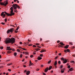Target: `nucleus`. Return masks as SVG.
Returning <instances> with one entry per match:
<instances>
[{
	"instance_id": "nucleus-61",
	"label": "nucleus",
	"mask_w": 75,
	"mask_h": 75,
	"mask_svg": "<svg viewBox=\"0 0 75 75\" xmlns=\"http://www.w3.org/2000/svg\"><path fill=\"white\" fill-rule=\"evenodd\" d=\"M43 75H46V74L45 73H43Z\"/></svg>"
},
{
	"instance_id": "nucleus-28",
	"label": "nucleus",
	"mask_w": 75,
	"mask_h": 75,
	"mask_svg": "<svg viewBox=\"0 0 75 75\" xmlns=\"http://www.w3.org/2000/svg\"><path fill=\"white\" fill-rule=\"evenodd\" d=\"M19 26H18V27L16 29V30H18V29H19Z\"/></svg>"
},
{
	"instance_id": "nucleus-33",
	"label": "nucleus",
	"mask_w": 75,
	"mask_h": 75,
	"mask_svg": "<svg viewBox=\"0 0 75 75\" xmlns=\"http://www.w3.org/2000/svg\"><path fill=\"white\" fill-rule=\"evenodd\" d=\"M23 57V54H21L20 55V58H22Z\"/></svg>"
},
{
	"instance_id": "nucleus-7",
	"label": "nucleus",
	"mask_w": 75,
	"mask_h": 75,
	"mask_svg": "<svg viewBox=\"0 0 75 75\" xmlns=\"http://www.w3.org/2000/svg\"><path fill=\"white\" fill-rule=\"evenodd\" d=\"M8 4V1H6V3L4 4V6H6L7 4Z\"/></svg>"
},
{
	"instance_id": "nucleus-12",
	"label": "nucleus",
	"mask_w": 75,
	"mask_h": 75,
	"mask_svg": "<svg viewBox=\"0 0 75 75\" xmlns=\"http://www.w3.org/2000/svg\"><path fill=\"white\" fill-rule=\"evenodd\" d=\"M57 65V60H56L55 61V62H54V66H56V65Z\"/></svg>"
},
{
	"instance_id": "nucleus-60",
	"label": "nucleus",
	"mask_w": 75,
	"mask_h": 75,
	"mask_svg": "<svg viewBox=\"0 0 75 75\" xmlns=\"http://www.w3.org/2000/svg\"><path fill=\"white\" fill-rule=\"evenodd\" d=\"M23 67H26V66L25 65H23Z\"/></svg>"
},
{
	"instance_id": "nucleus-37",
	"label": "nucleus",
	"mask_w": 75,
	"mask_h": 75,
	"mask_svg": "<svg viewBox=\"0 0 75 75\" xmlns=\"http://www.w3.org/2000/svg\"><path fill=\"white\" fill-rule=\"evenodd\" d=\"M51 60H50V61H49L48 62V64H50V63H51Z\"/></svg>"
},
{
	"instance_id": "nucleus-36",
	"label": "nucleus",
	"mask_w": 75,
	"mask_h": 75,
	"mask_svg": "<svg viewBox=\"0 0 75 75\" xmlns=\"http://www.w3.org/2000/svg\"><path fill=\"white\" fill-rule=\"evenodd\" d=\"M10 9L11 10H13V7H11Z\"/></svg>"
},
{
	"instance_id": "nucleus-11",
	"label": "nucleus",
	"mask_w": 75,
	"mask_h": 75,
	"mask_svg": "<svg viewBox=\"0 0 75 75\" xmlns=\"http://www.w3.org/2000/svg\"><path fill=\"white\" fill-rule=\"evenodd\" d=\"M69 47V45H66L64 47L65 48H66V49H67V48H68Z\"/></svg>"
},
{
	"instance_id": "nucleus-14",
	"label": "nucleus",
	"mask_w": 75,
	"mask_h": 75,
	"mask_svg": "<svg viewBox=\"0 0 75 75\" xmlns=\"http://www.w3.org/2000/svg\"><path fill=\"white\" fill-rule=\"evenodd\" d=\"M60 44L62 45H65L64 44L63 42H60Z\"/></svg>"
},
{
	"instance_id": "nucleus-46",
	"label": "nucleus",
	"mask_w": 75,
	"mask_h": 75,
	"mask_svg": "<svg viewBox=\"0 0 75 75\" xmlns=\"http://www.w3.org/2000/svg\"><path fill=\"white\" fill-rule=\"evenodd\" d=\"M19 43L20 44H23V43L21 42H20Z\"/></svg>"
},
{
	"instance_id": "nucleus-56",
	"label": "nucleus",
	"mask_w": 75,
	"mask_h": 75,
	"mask_svg": "<svg viewBox=\"0 0 75 75\" xmlns=\"http://www.w3.org/2000/svg\"><path fill=\"white\" fill-rule=\"evenodd\" d=\"M32 45H33L30 44L28 46H32Z\"/></svg>"
},
{
	"instance_id": "nucleus-42",
	"label": "nucleus",
	"mask_w": 75,
	"mask_h": 75,
	"mask_svg": "<svg viewBox=\"0 0 75 75\" xmlns=\"http://www.w3.org/2000/svg\"><path fill=\"white\" fill-rule=\"evenodd\" d=\"M67 50H64V52H67Z\"/></svg>"
},
{
	"instance_id": "nucleus-22",
	"label": "nucleus",
	"mask_w": 75,
	"mask_h": 75,
	"mask_svg": "<svg viewBox=\"0 0 75 75\" xmlns=\"http://www.w3.org/2000/svg\"><path fill=\"white\" fill-rule=\"evenodd\" d=\"M45 50H41L40 51V52H45Z\"/></svg>"
},
{
	"instance_id": "nucleus-17",
	"label": "nucleus",
	"mask_w": 75,
	"mask_h": 75,
	"mask_svg": "<svg viewBox=\"0 0 75 75\" xmlns=\"http://www.w3.org/2000/svg\"><path fill=\"white\" fill-rule=\"evenodd\" d=\"M72 70H74L73 68H71L69 69V71H72Z\"/></svg>"
},
{
	"instance_id": "nucleus-45",
	"label": "nucleus",
	"mask_w": 75,
	"mask_h": 75,
	"mask_svg": "<svg viewBox=\"0 0 75 75\" xmlns=\"http://www.w3.org/2000/svg\"><path fill=\"white\" fill-rule=\"evenodd\" d=\"M39 44H40L38 43H36L35 45H39Z\"/></svg>"
},
{
	"instance_id": "nucleus-50",
	"label": "nucleus",
	"mask_w": 75,
	"mask_h": 75,
	"mask_svg": "<svg viewBox=\"0 0 75 75\" xmlns=\"http://www.w3.org/2000/svg\"><path fill=\"white\" fill-rule=\"evenodd\" d=\"M11 26L12 27H14V25H11Z\"/></svg>"
},
{
	"instance_id": "nucleus-26",
	"label": "nucleus",
	"mask_w": 75,
	"mask_h": 75,
	"mask_svg": "<svg viewBox=\"0 0 75 75\" xmlns=\"http://www.w3.org/2000/svg\"><path fill=\"white\" fill-rule=\"evenodd\" d=\"M71 63H75V62L74 61H70Z\"/></svg>"
},
{
	"instance_id": "nucleus-32",
	"label": "nucleus",
	"mask_w": 75,
	"mask_h": 75,
	"mask_svg": "<svg viewBox=\"0 0 75 75\" xmlns=\"http://www.w3.org/2000/svg\"><path fill=\"white\" fill-rule=\"evenodd\" d=\"M17 51L18 52H20V50H19V49H17Z\"/></svg>"
},
{
	"instance_id": "nucleus-63",
	"label": "nucleus",
	"mask_w": 75,
	"mask_h": 75,
	"mask_svg": "<svg viewBox=\"0 0 75 75\" xmlns=\"http://www.w3.org/2000/svg\"><path fill=\"white\" fill-rule=\"evenodd\" d=\"M27 70H25L24 71V72H27Z\"/></svg>"
},
{
	"instance_id": "nucleus-1",
	"label": "nucleus",
	"mask_w": 75,
	"mask_h": 75,
	"mask_svg": "<svg viewBox=\"0 0 75 75\" xmlns=\"http://www.w3.org/2000/svg\"><path fill=\"white\" fill-rule=\"evenodd\" d=\"M5 42L6 44L8 43H12L13 44L15 42V39L14 38H8L5 40Z\"/></svg>"
},
{
	"instance_id": "nucleus-31",
	"label": "nucleus",
	"mask_w": 75,
	"mask_h": 75,
	"mask_svg": "<svg viewBox=\"0 0 75 75\" xmlns=\"http://www.w3.org/2000/svg\"><path fill=\"white\" fill-rule=\"evenodd\" d=\"M25 54H26V55H28V52H25Z\"/></svg>"
},
{
	"instance_id": "nucleus-48",
	"label": "nucleus",
	"mask_w": 75,
	"mask_h": 75,
	"mask_svg": "<svg viewBox=\"0 0 75 75\" xmlns=\"http://www.w3.org/2000/svg\"><path fill=\"white\" fill-rule=\"evenodd\" d=\"M8 71H9V72H11V69H8Z\"/></svg>"
},
{
	"instance_id": "nucleus-59",
	"label": "nucleus",
	"mask_w": 75,
	"mask_h": 75,
	"mask_svg": "<svg viewBox=\"0 0 75 75\" xmlns=\"http://www.w3.org/2000/svg\"><path fill=\"white\" fill-rule=\"evenodd\" d=\"M61 55V53H59V55Z\"/></svg>"
},
{
	"instance_id": "nucleus-20",
	"label": "nucleus",
	"mask_w": 75,
	"mask_h": 75,
	"mask_svg": "<svg viewBox=\"0 0 75 75\" xmlns=\"http://www.w3.org/2000/svg\"><path fill=\"white\" fill-rule=\"evenodd\" d=\"M61 59L62 60V61H65V59L64 58V57H62L61 58Z\"/></svg>"
},
{
	"instance_id": "nucleus-6",
	"label": "nucleus",
	"mask_w": 75,
	"mask_h": 75,
	"mask_svg": "<svg viewBox=\"0 0 75 75\" xmlns=\"http://www.w3.org/2000/svg\"><path fill=\"white\" fill-rule=\"evenodd\" d=\"M30 71H27L26 73L27 75H30Z\"/></svg>"
},
{
	"instance_id": "nucleus-21",
	"label": "nucleus",
	"mask_w": 75,
	"mask_h": 75,
	"mask_svg": "<svg viewBox=\"0 0 75 75\" xmlns=\"http://www.w3.org/2000/svg\"><path fill=\"white\" fill-rule=\"evenodd\" d=\"M4 15V12H3L1 13V16H3Z\"/></svg>"
},
{
	"instance_id": "nucleus-24",
	"label": "nucleus",
	"mask_w": 75,
	"mask_h": 75,
	"mask_svg": "<svg viewBox=\"0 0 75 75\" xmlns=\"http://www.w3.org/2000/svg\"><path fill=\"white\" fill-rule=\"evenodd\" d=\"M10 30L9 29L7 31V33H10Z\"/></svg>"
},
{
	"instance_id": "nucleus-29",
	"label": "nucleus",
	"mask_w": 75,
	"mask_h": 75,
	"mask_svg": "<svg viewBox=\"0 0 75 75\" xmlns=\"http://www.w3.org/2000/svg\"><path fill=\"white\" fill-rule=\"evenodd\" d=\"M32 63H31V61H30V64L29 65V66H31V64H32Z\"/></svg>"
},
{
	"instance_id": "nucleus-30",
	"label": "nucleus",
	"mask_w": 75,
	"mask_h": 75,
	"mask_svg": "<svg viewBox=\"0 0 75 75\" xmlns=\"http://www.w3.org/2000/svg\"><path fill=\"white\" fill-rule=\"evenodd\" d=\"M12 50V48H10V49L8 48L7 49V50Z\"/></svg>"
},
{
	"instance_id": "nucleus-44",
	"label": "nucleus",
	"mask_w": 75,
	"mask_h": 75,
	"mask_svg": "<svg viewBox=\"0 0 75 75\" xmlns=\"http://www.w3.org/2000/svg\"><path fill=\"white\" fill-rule=\"evenodd\" d=\"M69 44H70L71 45H72V42H70L69 43Z\"/></svg>"
},
{
	"instance_id": "nucleus-34",
	"label": "nucleus",
	"mask_w": 75,
	"mask_h": 75,
	"mask_svg": "<svg viewBox=\"0 0 75 75\" xmlns=\"http://www.w3.org/2000/svg\"><path fill=\"white\" fill-rule=\"evenodd\" d=\"M70 51V50H69V49H67V52H69Z\"/></svg>"
},
{
	"instance_id": "nucleus-5",
	"label": "nucleus",
	"mask_w": 75,
	"mask_h": 75,
	"mask_svg": "<svg viewBox=\"0 0 75 75\" xmlns=\"http://www.w3.org/2000/svg\"><path fill=\"white\" fill-rule=\"evenodd\" d=\"M48 70H49V69H48V67H47L45 70V72H47L48 71Z\"/></svg>"
},
{
	"instance_id": "nucleus-39",
	"label": "nucleus",
	"mask_w": 75,
	"mask_h": 75,
	"mask_svg": "<svg viewBox=\"0 0 75 75\" xmlns=\"http://www.w3.org/2000/svg\"><path fill=\"white\" fill-rule=\"evenodd\" d=\"M14 12H16V13H17V12H18V11H17V10H14Z\"/></svg>"
},
{
	"instance_id": "nucleus-25",
	"label": "nucleus",
	"mask_w": 75,
	"mask_h": 75,
	"mask_svg": "<svg viewBox=\"0 0 75 75\" xmlns=\"http://www.w3.org/2000/svg\"><path fill=\"white\" fill-rule=\"evenodd\" d=\"M12 63H11L9 64H7V65H8V66H9L10 65H12Z\"/></svg>"
},
{
	"instance_id": "nucleus-47",
	"label": "nucleus",
	"mask_w": 75,
	"mask_h": 75,
	"mask_svg": "<svg viewBox=\"0 0 75 75\" xmlns=\"http://www.w3.org/2000/svg\"><path fill=\"white\" fill-rule=\"evenodd\" d=\"M28 43H29L28 42H27L26 43H25V45H27V44H28Z\"/></svg>"
},
{
	"instance_id": "nucleus-41",
	"label": "nucleus",
	"mask_w": 75,
	"mask_h": 75,
	"mask_svg": "<svg viewBox=\"0 0 75 75\" xmlns=\"http://www.w3.org/2000/svg\"><path fill=\"white\" fill-rule=\"evenodd\" d=\"M40 57H43V54H40Z\"/></svg>"
},
{
	"instance_id": "nucleus-23",
	"label": "nucleus",
	"mask_w": 75,
	"mask_h": 75,
	"mask_svg": "<svg viewBox=\"0 0 75 75\" xmlns=\"http://www.w3.org/2000/svg\"><path fill=\"white\" fill-rule=\"evenodd\" d=\"M14 55L15 57H16V56H17V53L16 52L14 53Z\"/></svg>"
},
{
	"instance_id": "nucleus-64",
	"label": "nucleus",
	"mask_w": 75,
	"mask_h": 75,
	"mask_svg": "<svg viewBox=\"0 0 75 75\" xmlns=\"http://www.w3.org/2000/svg\"><path fill=\"white\" fill-rule=\"evenodd\" d=\"M51 73H53V71L52 70L51 71Z\"/></svg>"
},
{
	"instance_id": "nucleus-40",
	"label": "nucleus",
	"mask_w": 75,
	"mask_h": 75,
	"mask_svg": "<svg viewBox=\"0 0 75 75\" xmlns=\"http://www.w3.org/2000/svg\"><path fill=\"white\" fill-rule=\"evenodd\" d=\"M63 67V66H62V65H61V67H60L61 69H62V68Z\"/></svg>"
},
{
	"instance_id": "nucleus-8",
	"label": "nucleus",
	"mask_w": 75,
	"mask_h": 75,
	"mask_svg": "<svg viewBox=\"0 0 75 75\" xmlns=\"http://www.w3.org/2000/svg\"><path fill=\"white\" fill-rule=\"evenodd\" d=\"M2 1H0V4H1V5L4 6V3H3V2H1H1Z\"/></svg>"
},
{
	"instance_id": "nucleus-13",
	"label": "nucleus",
	"mask_w": 75,
	"mask_h": 75,
	"mask_svg": "<svg viewBox=\"0 0 75 75\" xmlns=\"http://www.w3.org/2000/svg\"><path fill=\"white\" fill-rule=\"evenodd\" d=\"M38 60H40V59H42V57H40V56H39L38 57Z\"/></svg>"
},
{
	"instance_id": "nucleus-27",
	"label": "nucleus",
	"mask_w": 75,
	"mask_h": 75,
	"mask_svg": "<svg viewBox=\"0 0 75 75\" xmlns=\"http://www.w3.org/2000/svg\"><path fill=\"white\" fill-rule=\"evenodd\" d=\"M68 68V69H69V68H71V66H70V65H69L68 67H67Z\"/></svg>"
},
{
	"instance_id": "nucleus-16",
	"label": "nucleus",
	"mask_w": 75,
	"mask_h": 75,
	"mask_svg": "<svg viewBox=\"0 0 75 75\" xmlns=\"http://www.w3.org/2000/svg\"><path fill=\"white\" fill-rule=\"evenodd\" d=\"M52 69V66H51L49 67V68H48L49 70H51Z\"/></svg>"
},
{
	"instance_id": "nucleus-9",
	"label": "nucleus",
	"mask_w": 75,
	"mask_h": 75,
	"mask_svg": "<svg viewBox=\"0 0 75 75\" xmlns=\"http://www.w3.org/2000/svg\"><path fill=\"white\" fill-rule=\"evenodd\" d=\"M4 13H5L6 14V15L7 16H10V15H9V13H7L6 12V11H4Z\"/></svg>"
},
{
	"instance_id": "nucleus-55",
	"label": "nucleus",
	"mask_w": 75,
	"mask_h": 75,
	"mask_svg": "<svg viewBox=\"0 0 75 75\" xmlns=\"http://www.w3.org/2000/svg\"><path fill=\"white\" fill-rule=\"evenodd\" d=\"M33 47H36V45H33Z\"/></svg>"
},
{
	"instance_id": "nucleus-38",
	"label": "nucleus",
	"mask_w": 75,
	"mask_h": 75,
	"mask_svg": "<svg viewBox=\"0 0 75 75\" xmlns=\"http://www.w3.org/2000/svg\"><path fill=\"white\" fill-rule=\"evenodd\" d=\"M1 24H3V25H4V24H5V23L2 22Z\"/></svg>"
},
{
	"instance_id": "nucleus-62",
	"label": "nucleus",
	"mask_w": 75,
	"mask_h": 75,
	"mask_svg": "<svg viewBox=\"0 0 75 75\" xmlns=\"http://www.w3.org/2000/svg\"><path fill=\"white\" fill-rule=\"evenodd\" d=\"M73 57H75V55H72Z\"/></svg>"
},
{
	"instance_id": "nucleus-54",
	"label": "nucleus",
	"mask_w": 75,
	"mask_h": 75,
	"mask_svg": "<svg viewBox=\"0 0 75 75\" xmlns=\"http://www.w3.org/2000/svg\"><path fill=\"white\" fill-rule=\"evenodd\" d=\"M15 33H18V32H17V31H16V30H15Z\"/></svg>"
},
{
	"instance_id": "nucleus-10",
	"label": "nucleus",
	"mask_w": 75,
	"mask_h": 75,
	"mask_svg": "<svg viewBox=\"0 0 75 75\" xmlns=\"http://www.w3.org/2000/svg\"><path fill=\"white\" fill-rule=\"evenodd\" d=\"M67 59H66L63 62V64H65L66 63H67Z\"/></svg>"
},
{
	"instance_id": "nucleus-2",
	"label": "nucleus",
	"mask_w": 75,
	"mask_h": 75,
	"mask_svg": "<svg viewBox=\"0 0 75 75\" xmlns=\"http://www.w3.org/2000/svg\"><path fill=\"white\" fill-rule=\"evenodd\" d=\"M12 7L14 8V9L15 10H16L17 9V7L19 9H20V6H19L17 5V4H13L12 5Z\"/></svg>"
},
{
	"instance_id": "nucleus-49",
	"label": "nucleus",
	"mask_w": 75,
	"mask_h": 75,
	"mask_svg": "<svg viewBox=\"0 0 75 75\" xmlns=\"http://www.w3.org/2000/svg\"><path fill=\"white\" fill-rule=\"evenodd\" d=\"M33 57V55H31L30 56V58H32Z\"/></svg>"
},
{
	"instance_id": "nucleus-15",
	"label": "nucleus",
	"mask_w": 75,
	"mask_h": 75,
	"mask_svg": "<svg viewBox=\"0 0 75 75\" xmlns=\"http://www.w3.org/2000/svg\"><path fill=\"white\" fill-rule=\"evenodd\" d=\"M19 48H21V49H22V50H24L25 51H27V50L26 49H25V48H22L20 47H19Z\"/></svg>"
},
{
	"instance_id": "nucleus-51",
	"label": "nucleus",
	"mask_w": 75,
	"mask_h": 75,
	"mask_svg": "<svg viewBox=\"0 0 75 75\" xmlns=\"http://www.w3.org/2000/svg\"><path fill=\"white\" fill-rule=\"evenodd\" d=\"M3 46H1V49H3Z\"/></svg>"
},
{
	"instance_id": "nucleus-19",
	"label": "nucleus",
	"mask_w": 75,
	"mask_h": 75,
	"mask_svg": "<svg viewBox=\"0 0 75 75\" xmlns=\"http://www.w3.org/2000/svg\"><path fill=\"white\" fill-rule=\"evenodd\" d=\"M63 70V69H61V72L62 73H64V70Z\"/></svg>"
},
{
	"instance_id": "nucleus-58",
	"label": "nucleus",
	"mask_w": 75,
	"mask_h": 75,
	"mask_svg": "<svg viewBox=\"0 0 75 75\" xmlns=\"http://www.w3.org/2000/svg\"><path fill=\"white\" fill-rule=\"evenodd\" d=\"M39 70H40V69H37V71H38Z\"/></svg>"
},
{
	"instance_id": "nucleus-57",
	"label": "nucleus",
	"mask_w": 75,
	"mask_h": 75,
	"mask_svg": "<svg viewBox=\"0 0 75 75\" xmlns=\"http://www.w3.org/2000/svg\"><path fill=\"white\" fill-rule=\"evenodd\" d=\"M59 42H60V41L59 40H58L57 41V42L58 43H59Z\"/></svg>"
},
{
	"instance_id": "nucleus-52",
	"label": "nucleus",
	"mask_w": 75,
	"mask_h": 75,
	"mask_svg": "<svg viewBox=\"0 0 75 75\" xmlns=\"http://www.w3.org/2000/svg\"><path fill=\"white\" fill-rule=\"evenodd\" d=\"M7 19H5V22H6V21H7Z\"/></svg>"
},
{
	"instance_id": "nucleus-3",
	"label": "nucleus",
	"mask_w": 75,
	"mask_h": 75,
	"mask_svg": "<svg viewBox=\"0 0 75 75\" xmlns=\"http://www.w3.org/2000/svg\"><path fill=\"white\" fill-rule=\"evenodd\" d=\"M10 13H11L9 14V16H14V15L15 14V13H14V12H13V9L11 10Z\"/></svg>"
},
{
	"instance_id": "nucleus-35",
	"label": "nucleus",
	"mask_w": 75,
	"mask_h": 75,
	"mask_svg": "<svg viewBox=\"0 0 75 75\" xmlns=\"http://www.w3.org/2000/svg\"><path fill=\"white\" fill-rule=\"evenodd\" d=\"M58 63L59 64H61V61H59V62H58Z\"/></svg>"
},
{
	"instance_id": "nucleus-4",
	"label": "nucleus",
	"mask_w": 75,
	"mask_h": 75,
	"mask_svg": "<svg viewBox=\"0 0 75 75\" xmlns=\"http://www.w3.org/2000/svg\"><path fill=\"white\" fill-rule=\"evenodd\" d=\"M10 31V32L11 33H12L14 31V28H12L10 29V30H9Z\"/></svg>"
},
{
	"instance_id": "nucleus-53",
	"label": "nucleus",
	"mask_w": 75,
	"mask_h": 75,
	"mask_svg": "<svg viewBox=\"0 0 75 75\" xmlns=\"http://www.w3.org/2000/svg\"><path fill=\"white\" fill-rule=\"evenodd\" d=\"M35 50H40V49L39 48L36 49H35Z\"/></svg>"
},
{
	"instance_id": "nucleus-18",
	"label": "nucleus",
	"mask_w": 75,
	"mask_h": 75,
	"mask_svg": "<svg viewBox=\"0 0 75 75\" xmlns=\"http://www.w3.org/2000/svg\"><path fill=\"white\" fill-rule=\"evenodd\" d=\"M11 53V51H8L7 52V54H10Z\"/></svg>"
},
{
	"instance_id": "nucleus-43",
	"label": "nucleus",
	"mask_w": 75,
	"mask_h": 75,
	"mask_svg": "<svg viewBox=\"0 0 75 75\" xmlns=\"http://www.w3.org/2000/svg\"><path fill=\"white\" fill-rule=\"evenodd\" d=\"M8 48H10V47H7V49H6V50L7 49H8Z\"/></svg>"
}]
</instances>
